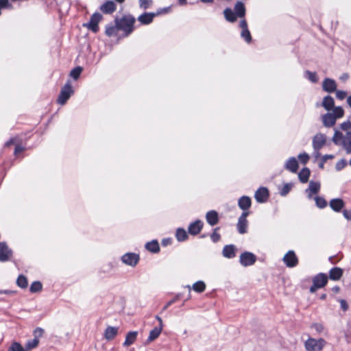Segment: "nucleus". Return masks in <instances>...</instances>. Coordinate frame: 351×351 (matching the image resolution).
I'll use <instances>...</instances> for the list:
<instances>
[{
    "label": "nucleus",
    "mask_w": 351,
    "mask_h": 351,
    "mask_svg": "<svg viewBox=\"0 0 351 351\" xmlns=\"http://www.w3.org/2000/svg\"><path fill=\"white\" fill-rule=\"evenodd\" d=\"M313 327L318 332H321L324 330V327L321 324H315Z\"/></svg>",
    "instance_id": "nucleus-59"
},
{
    "label": "nucleus",
    "mask_w": 351,
    "mask_h": 351,
    "mask_svg": "<svg viewBox=\"0 0 351 351\" xmlns=\"http://www.w3.org/2000/svg\"><path fill=\"white\" fill-rule=\"evenodd\" d=\"M39 343V339L38 337H34L33 339L29 340L25 345L24 350L25 351H29L38 346Z\"/></svg>",
    "instance_id": "nucleus-35"
},
{
    "label": "nucleus",
    "mask_w": 351,
    "mask_h": 351,
    "mask_svg": "<svg viewBox=\"0 0 351 351\" xmlns=\"http://www.w3.org/2000/svg\"><path fill=\"white\" fill-rule=\"evenodd\" d=\"M343 270L340 267H333L329 271V278L332 280H339L343 276Z\"/></svg>",
    "instance_id": "nucleus-27"
},
{
    "label": "nucleus",
    "mask_w": 351,
    "mask_h": 351,
    "mask_svg": "<svg viewBox=\"0 0 351 351\" xmlns=\"http://www.w3.org/2000/svg\"><path fill=\"white\" fill-rule=\"evenodd\" d=\"M82 71V68L80 66H77L74 68L70 73V76L72 77L74 80H77Z\"/></svg>",
    "instance_id": "nucleus-45"
},
{
    "label": "nucleus",
    "mask_w": 351,
    "mask_h": 351,
    "mask_svg": "<svg viewBox=\"0 0 351 351\" xmlns=\"http://www.w3.org/2000/svg\"><path fill=\"white\" fill-rule=\"evenodd\" d=\"M102 18L103 17L101 14L95 12L90 16L89 22L86 24H84V25L93 33H97L99 31L98 23L102 19Z\"/></svg>",
    "instance_id": "nucleus-5"
},
{
    "label": "nucleus",
    "mask_w": 351,
    "mask_h": 351,
    "mask_svg": "<svg viewBox=\"0 0 351 351\" xmlns=\"http://www.w3.org/2000/svg\"><path fill=\"white\" fill-rule=\"evenodd\" d=\"M334 158V156L332 154H326L322 157L323 162H326L328 160Z\"/></svg>",
    "instance_id": "nucleus-60"
},
{
    "label": "nucleus",
    "mask_w": 351,
    "mask_h": 351,
    "mask_svg": "<svg viewBox=\"0 0 351 351\" xmlns=\"http://www.w3.org/2000/svg\"><path fill=\"white\" fill-rule=\"evenodd\" d=\"M316 206L319 208H324L327 206L326 199L322 197L317 196L315 197Z\"/></svg>",
    "instance_id": "nucleus-44"
},
{
    "label": "nucleus",
    "mask_w": 351,
    "mask_h": 351,
    "mask_svg": "<svg viewBox=\"0 0 351 351\" xmlns=\"http://www.w3.org/2000/svg\"><path fill=\"white\" fill-rule=\"evenodd\" d=\"M178 300V296L175 297L174 298H173L172 300H171L166 304V305L164 306L163 309L164 310L167 309V308H169L171 304L175 303Z\"/></svg>",
    "instance_id": "nucleus-56"
},
{
    "label": "nucleus",
    "mask_w": 351,
    "mask_h": 351,
    "mask_svg": "<svg viewBox=\"0 0 351 351\" xmlns=\"http://www.w3.org/2000/svg\"><path fill=\"white\" fill-rule=\"evenodd\" d=\"M252 200L248 196H242L239 199L238 206L243 210V212H247V210L251 207Z\"/></svg>",
    "instance_id": "nucleus-19"
},
{
    "label": "nucleus",
    "mask_w": 351,
    "mask_h": 351,
    "mask_svg": "<svg viewBox=\"0 0 351 351\" xmlns=\"http://www.w3.org/2000/svg\"><path fill=\"white\" fill-rule=\"evenodd\" d=\"M328 279L326 274L319 273L315 275L312 279L313 285L309 289L310 292L315 293L317 289L325 287L328 283Z\"/></svg>",
    "instance_id": "nucleus-2"
},
{
    "label": "nucleus",
    "mask_w": 351,
    "mask_h": 351,
    "mask_svg": "<svg viewBox=\"0 0 351 351\" xmlns=\"http://www.w3.org/2000/svg\"><path fill=\"white\" fill-rule=\"evenodd\" d=\"M240 27L242 29L241 36L247 43H250L252 41V36L248 29L247 21L243 19L241 21Z\"/></svg>",
    "instance_id": "nucleus-15"
},
{
    "label": "nucleus",
    "mask_w": 351,
    "mask_h": 351,
    "mask_svg": "<svg viewBox=\"0 0 351 351\" xmlns=\"http://www.w3.org/2000/svg\"><path fill=\"white\" fill-rule=\"evenodd\" d=\"M203 225L204 223L201 220L197 219L195 221L189 225L188 228L189 233L191 235H197L201 232Z\"/></svg>",
    "instance_id": "nucleus-16"
},
{
    "label": "nucleus",
    "mask_w": 351,
    "mask_h": 351,
    "mask_svg": "<svg viewBox=\"0 0 351 351\" xmlns=\"http://www.w3.org/2000/svg\"><path fill=\"white\" fill-rule=\"evenodd\" d=\"M73 93V90L70 81H68L62 88L58 98V103L64 105Z\"/></svg>",
    "instance_id": "nucleus-4"
},
{
    "label": "nucleus",
    "mask_w": 351,
    "mask_h": 351,
    "mask_svg": "<svg viewBox=\"0 0 351 351\" xmlns=\"http://www.w3.org/2000/svg\"><path fill=\"white\" fill-rule=\"evenodd\" d=\"M158 14H159V12H158V13L145 12V13L141 14L138 17L137 20L142 25H149L153 21L154 18L156 16H157Z\"/></svg>",
    "instance_id": "nucleus-14"
},
{
    "label": "nucleus",
    "mask_w": 351,
    "mask_h": 351,
    "mask_svg": "<svg viewBox=\"0 0 351 351\" xmlns=\"http://www.w3.org/2000/svg\"><path fill=\"white\" fill-rule=\"evenodd\" d=\"M121 261L126 265L135 266L139 261V256L135 253H126L121 257Z\"/></svg>",
    "instance_id": "nucleus-12"
},
{
    "label": "nucleus",
    "mask_w": 351,
    "mask_h": 351,
    "mask_svg": "<svg viewBox=\"0 0 351 351\" xmlns=\"http://www.w3.org/2000/svg\"><path fill=\"white\" fill-rule=\"evenodd\" d=\"M135 18L128 14H125L121 18L117 17L114 23L118 25L120 30L124 32L125 36H128L134 29Z\"/></svg>",
    "instance_id": "nucleus-1"
},
{
    "label": "nucleus",
    "mask_w": 351,
    "mask_h": 351,
    "mask_svg": "<svg viewBox=\"0 0 351 351\" xmlns=\"http://www.w3.org/2000/svg\"><path fill=\"white\" fill-rule=\"evenodd\" d=\"M206 219L208 224L213 226L219 222L218 213L215 210H210L206 215Z\"/></svg>",
    "instance_id": "nucleus-23"
},
{
    "label": "nucleus",
    "mask_w": 351,
    "mask_h": 351,
    "mask_svg": "<svg viewBox=\"0 0 351 351\" xmlns=\"http://www.w3.org/2000/svg\"><path fill=\"white\" fill-rule=\"evenodd\" d=\"M332 112H330L333 114V117H335V119L341 118L344 115V110L341 106L334 107L332 109Z\"/></svg>",
    "instance_id": "nucleus-40"
},
{
    "label": "nucleus",
    "mask_w": 351,
    "mask_h": 351,
    "mask_svg": "<svg viewBox=\"0 0 351 351\" xmlns=\"http://www.w3.org/2000/svg\"><path fill=\"white\" fill-rule=\"evenodd\" d=\"M14 143V138H11L8 141H7L5 144V145L6 147H8L10 146V145L13 144Z\"/></svg>",
    "instance_id": "nucleus-63"
},
{
    "label": "nucleus",
    "mask_w": 351,
    "mask_h": 351,
    "mask_svg": "<svg viewBox=\"0 0 351 351\" xmlns=\"http://www.w3.org/2000/svg\"><path fill=\"white\" fill-rule=\"evenodd\" d=\"M348 165V162L346 161V159L343 158V159H341L340 160H339L336 165H335V169L337 171H341L343 169H344Z\"/></svg>",
    "instance_id": "nucleus-47"
},
{
    "label": "nucleus",
    "mask_w": 351,
    "mask_h": 351,
    "mask_svg": "<svg viewBox=\"0 0 351 351\" xmlns=\"http://www.w3.org/2000/svg\"><path fill=\"white\" fill-rule=\"evenodd\" d=\"M326 344V341L324 339H316L309 337L304 342V347L306 351H321Z\"/></svg>",
    "instance_id": "nucleus-3"
},
{
    "label": "nucleus",
    "mask_w": 351,
    "mask_h": 351,
    "mask_svg": "<svg viewBox=\"0 0 351 351\" xmlns=\"http://www.w3.org/2000/svg\"><path fill=\"white\" fill-rule=\"evenodd\" d=\"M256 261V256L252 252H245L240 256V263L244 267L254 265Z\"/></svg>",
    "instance_id": "nucleus-8"
},
{
    "label": "nucleus",
    "mask_w": 351,
    "mask_h": 351,
    "mask_svg": "<svg viewBox=\"0 0 351 351\" xmlns=\"http://www.w3.org/2000/svg\"><path fill=\"white\" fill-rule=\"evenodd\" d=\"M344 136L341 132L335 130L332 141L335 145H340L344 139Z\"/></svg>",
    "instance_id": "nucleus-38"
},
{
    "label": "nucleus",
    "mask_w": 351,
    "mask_h": 351,
    "mask_svg": "<svg viewBox=\"0 0 351 351\" xmlns=\"http://www.w3.org/2000/svg\"><path fill=\"white\" fill-rule=\"evenodd\" d=\"M16 284L19 287L22 289L27 288L28 285L27 278L23 275H19L16 280Z\"/></svg>",
    "instance_id": "nucleus-41"
},
{
    "label": "nucleus",
    "mask_w": 351,
    "mask_h": 351,
    "mask_svg": "<svg viewBox=\"0 0 351 351\" xmlns=\"http://www.w3.org/2000/svg\"><path fill=\"white\" fill-rule=\"evenodd\" d=\"M291 184H289V183H287L285 184L283 187L282 188V189L280 190V195L282 196H285L287 195L289 191H291Z\"/></svg>",
    "instance_id": "nucleus-49"
},
{
    "label": "nucleus",
    "mask_w": 351,
    "mask_h": 351,
    "mask_svg": "<svg viewBox=\"0 0 351 351\" xmlns=\"http://www.w3.org/2000/svg\"><path fill=\"white\" fill-rule=\"evenodd\" d=\"M224 16L226 19L229 22H234L237 20V17H238L236 14L230 9L226 8L223 11Z\"/></svg>",
    "instance_id": "nucleus-36"
},
{
    "label": "nucleus",
    "mask_w": 351,
    "mask_h": 351,
    "mask_svg": "<svg viewBox=\"0 0 351 351\" xmlns=\"http://www.w3.org/2000/svg\"><path fill=\"white\" fill-rule=\"evenodd\" d=\"M156 319L158 321L159 325H158V326L154 327L150 331L149 337L147 339V341L148 342H152V341H154L155 339H156L159 337V335H160V333L162 330L163 324H162V320L161 317H160L159 316L157 315L156 317Z\"/></svg>",
    "instance_id": "nucleus-9"
},
{
    "label": "nucleus",
    "mask_w": 351,
    "mask_h": 351,
    "mask_svg": "<svg viewBox=\"0 0 351 351\" xmlns=\"http://www.w3.org/2000/svg\"><path fill=\"white\" fill-rule=\"evenodd\" d=\"M282 261L288 267H294L298 264V258L293 250H289L283 257Z\"/></svg>",
    "instance_id": "nucleus-7"
},
{
    "label": "nucleus",
    "mask_w": 351,
    "mask_h": 351,
    "mask_svg": "<svg viewBox=\"0 0 351 351\" xmlns=\"http://www.w3.org/2000/svg\"><path fill=\"white\" fill-rule=\"evenodd\" d=\"M322 88L327 93H333L337 89L335 81L330 78H326L322 83Z\"/></svg>",
    "instance_id": "nucleus-18"
},
{
    "label": "nucleus",
    "mask_w": 351,
    "mask_h": 351,
    "mask_svg": "<svg viewBox=\"0 0 351 351\" xmlns=\"http://www.w3.org/2000/svg\"><path fill=\"white\" fill-rule=\"evenodd\" d=\"M343 215L346 219L351 221V210H344L343 211Z\"/></svg>",
    "instance_id": "nucleus-58"
},
{
    "label": "nucleus",
    "mask_w": 351,
    "mask_h": 351,
    "mask_svg": "<svg viewBox=\"0 0 351 351\" xmlns=\"http://www.w3.org/2000/svg\"><path fill=\"white\" fill-rule=\"evenodd\" d=\"M43 285L39 281H34L32 283L29 291L31 293H36L39 292L42 290Z\"/></svg>",
    "instance_id": "nucleus-42"
},
{
    "label": "nucleus",
    "mask_w": 351,
    "mask_h": 351,
    "mask_svg": "<svg viewBox=\"0 0 351 351\" xmlns=\"http://www.w3.org/2000/svg\"><path fill=\"white\" fill-rule=\"evenodd\" d=\"M322 120L325 127L330 128L335 125L336 123L335 117L330 112H328L322 116Z\"/></svg>",
    "instance_id": "nucleus-21"
},
{
    "label": "nucleus",
    "mask_w": 351,
    "mask_h": 351,
    "mask_svg": "<svg viewBox=\"0 0 351 351\" xmlns=\"http://www.w3.org/2000/svg\"><path fill=\"white\" fill-rule=\"evenodd\" d=\"M298 158L300 159L301 163L306 165L309 160V156L306 153H303L299 154Z\"/></svg>",
    "instance_id": "nucleus-50"
},
{
    "label": "nucleus",
    "mask_w": 351,
    "mask_h": 351,
    "mask_svg": "<svg viewBox=\"0 0 351 351\" xmlns=\"http://www.w3.org/2000/svg\"><path fill=\"white\" fill-rule=\"evenodd\" d=\"M234 13L236 15L239 17L242 18L245 16V8L244 4L241 2L238 1L234 6Z\"/></svg>",
    "instance_id": "nucleus-31"
},
{
    "label": "nucleus",
    "mask_w": 351,
    "mask_h": 351,
    "mask_svg": "<svg viewBox=\"0 0 351 351\" xmlns=\"http://www.w3.org/2000/svg\"><path fill=\"white\" fill-rule=\"evenodd\" d=\"M119 331L118 327L108 326L104 331V338L108 341H111L115 338Z\"/></svg>",
    "instance_id": "nucleus-20"
},
{
    "label": "nucleus",
    "mask_w": 351,
    "mask_h": 351,
    "mask_svg": "<svg viewBox=\"0 0 351 351\" xmlns=\"http://www.w3.org/2000/svg\"><path fill=\"white\" fill-rule=\"evenodd\" d=\"M120 30L118 27V25L115 23V25L109 24L106 27L105 33L106 36L111 37L113 36H117L118 31Z\"/></svg>",
    "instance_id": "nucleus-32"
},
{
    "label": "nucleus",
    "mask_w": 351,
    "mask_h": 351,
    "mask_svg": "<svg viewBox=\"0 0 351 351\" xmlns=\"http://www.w3.org/2000/svg\"><path fill=\"white\" fill-rule=\"evenodd\" d=\"M145 248L153 253H158L160 251L159 244L156 240L147 242L145 245Z\"/></svg>",
    "instance_id": "nucleus-33"
},
{
    "label": "nucleus",
    "mask_w": 351,
    "mask_h": 351,
    "mask_svg": "<svg viewBox=\"0 0 351 351\" xmlns=\"http://www.w3.org/2000/svg\"><path fill=\"white\" fill-rule=\"evenodd\" d=\"M320 190V184L319 182L311 181L309 182V186L307 189H306V193H308V196L309 198L312 197L313 194H317Z\"/></svg>",
    "instance_id": "nucleus-25"
},
{
    "label": "nucleus",
    "mask_w": 351,
    "mask_h": 351,
    "mask_svg": "<svg viewBox=\"0 0 351 351\" xmlns=\"http://www.w3.org/2000/svg\"><path fill=\"white\" fill-rule=\"evenodd\" d=\"M340 145L343 147L347 154H351V131L346 132Z\"/></svg>",
    "instance_id": "nucleus-22"
},
{
    "label": "nucleus",
    "mask_w": 351,
    "mask_h": 351,
    "mask_svg": "<svg viewBox=\"0 0 351 351\" xmlns=\"http://www.w3.org/2000/svg\"><path fill=\"white\" fill-rule=\"evenodd\" d=\"M8 351H25L24 348L18 342H13Z\"/></svg>",
    "instance_id": "nucleus-46"
},
{
    "label": "nucleus",
    "mask_w": 351,
    "mask_h": 351,
    "mask_svg": "<svg viewBox=\"0 0 351 351\" xmlns=\"http://www.w3.org/2000/svg\"><path fill=\"white\" fill-rule=\"evenodd\" d=\"M12 255V251L5 242H0V261H8Z\"/></svg>",
    "instance_id": "nucleus-11"
},
{
    "label": "nucleus",
    "mask_w": 351,
    "mask_h": 351,
    "mask_svg": "<svg viewBox=\"0 0 351 351\" xmlns=\"http://www.w3.org/2000/svg\"><path fill=\"white\" fill-rule=\"evenodd\" d=\"M311 171L308 168H303L298 173V177L302 183H306L308 180Z\"/></svg>",
    "instance_id": "nucleus-34"
},
{
    "label": "nucleus",
    "mask_w": 351,
    "mask_h": 351,
    "mask_svg": "<svg viewBox=\"0 0 351 351\" xmlns=\"http://www.w3.org/2000/svg\"><path fill=\"white\" fill-rule=\"evenodd\" d=\"M269 197V191L266 187H260L256 192L254 197L257 202L264 203Z\"/></svg>",
    "instance_id": "nucleus-13"
},
{
    "label": "nucleus",
    "mask_w": 351,
    "mask_h": 351,
    "mask_svg": "<svg viewBox=\"0 0 351 351\" xmlns=\"http://www.w3.org/2000/svg\"><path fill=\"white\" fill-rule=\"evenodd\" d=\"M340 128L341 130L346 131V130H349L350 128H351V122H350V121L343 122L341 124Z\"/></svg>",
    "instance_id": "nucleus-54"
},
{
    "label": "nucleus",
    "mask_w": 351,
    "mask_h": 351,
    "mask_svg": "<svg viewBox=\"0 0 351 351\" xmlns=\"http://www.w3.org/2000/svg\"><path fill=\"white\" fill-rule=\"evenodd\" d=\"M249 214V212H243L239 218L237 228L238 232L241 234H245L247 232L248 221L247 220V217Z\"/></svg>",
    "instance_id": "nucleus-6"
},
{
    "label": "nucleus",
    "mask_w": 351,
    "mask_h": 351,
    "mask_svg": "<svg viewBox=\"0 0 351 351\" xmlns=\"http://www.w3.org/2000/svg\"><path fill=\"white\" fill-rule=\"evenodd\" d=\"M176 237L178 241H184L189 237L184 228H179L176 230Z\"/></svg>",
    "instance_id": "nucleus-37"
},
{
    "label": "nucleus",
    "mask_w": 351,
    "mask_h": 351,
    "mask_svg": "<svg viewBox=\"0 0 351 351\" xmlns=\"http://www.w3.org/2000/svg\"><path fill=\"white\" fill-rule=\"evenodd\" d=\"M285 168L291 172L295 173L298 169V163L294 157H291L285 165Z\"/></svg>",
    "instance_id": "nucleus-24"
},
{
    "label": "nucleus",
    "mask_w": 351,
    "mask_h": 351,
    "mask_svg": "<svg viewBox=\"0 0 351 351\" xmlns=\"http://www.w3.org/2000/svg\"><path fill=\"white\" fill-rule=\"evenodd\" d=\"M171 243V241L170 239H165L162 241V245L163 246H167L168 245H170Z\"/></svg>",
    "instance_id": "nucleus-61"
},
{
    "label": "nucleus",
    "mask_w": 351,
    "mask_h": 351,
    "mask_svg": "<svg viewBox=\"0 0 351 351\" xmlns=\"http://www.w3.org/2000/svg\"><path fill=\"white\" fill-rule=\"evenodd\" d=\"M43 332H44L43 329H42L41 328H36L34 330V337H38V339L40 337H41L43 335Z\"/></svg>",
    "instance_id": "nucleus-53"
},
{
    "label": "nucleus",
    "mask_w": 351,
    "mask_h": 351,
    "mask_svg": "<svg viewBox=\"0 0 351 351\" xmlns=\"http://www.w3.org/2000/svg\"><path fill=\"white\" fill-rule=\"evenodd\" d=\"M341 308L343 311H346L348 309V304L345 300H339Z\"/></svg>",
    "instance_id": "nucleus-55"
},
{
    "label": "nucleus",
    "mask_w": 351,
    "mask_h": 351,
    "mask_svg": "<svg viewBox=\"0 0 351 351\" xmlns=\"http://www.w3.org/2000/svg\"><path fill=\"white\" fill-rule=\"evenodd\" d=\"M235 251L236 247L234 245H227L224 246L222 251V254L226 258H232L236 255Z\"/></svg>",
    "instance_id": "nucleus-26"
},
{
    "label": "nucleus",
    "mask_w": 351,
    "mask_h": 351,
    "mask_svg": "<svg viewBox=\"0 0 351 351\" xmlns=\"http://www.w3.org/2000/svg\"><path fill=\"white\" fill-rule=\"evenodd\" d=\"M219 228H215L212 234L210 235V238L214 243H217L220 240L221 236L219 233L217 232V230Z\"/></svg>",
    "instance_id": "nucleus-51"
},
{
    "label": "nucleus",
    "mask_w": 351,
    "mask_h": 351,
    "mask_svg": "<svg viewBox=\"0 0 351 351\" xmlns=\"http://www.w3.org/2000/svg\"><path fill=\"white\" fill-rule=\"evenodd\" d=\"M326 144V136L322 133L316 134L312 141L313 149H321Z\"/></svg>",
    "instance_id": "nucleus-10"
},
{
    "label": "nucleus",
    "mask_w": 351,
    "mask_h": 351,
    "mask_svg": "<svg viewBox=\"0 0 351 351\" xmlns=\"http://www.w3.org/2000/svg\"><path fill=\"white\" fill-rule=\"evenodd\" d=\"M347 104L351 108V95L347 98Z\"/></svg>",
    "instance_id": "nucleus-64"
},
{
    "label": "nucleus",
    "mask_w": 351,
    "mask_h": 351,
    "mask_svg": "<svg viewBox=\"0 0 351 351\" xmlns=\"http://www.w3.org/2000/svg\"><path fill=\"white\" fill-rule=\"evenodd\" d=\"M152 4V0H139V6L143 10L149 8Z\"/></svg>",
    "instance_id": "nucleus-48"
},
{
    "label": "nucleus",
    "mask_w": 351,
    "mask_h": 351,
    "mask_svg": "<svg viewBox=\"0 0 351 351\" xmlns=\"http://www.w3.org/2000/svg\"><path fill=\"white\" fill-rule=\"evenodd\" d=\"M304 77L313 83H315L318 81L317 74L315 72L306 71L304 73Z\"/></svg>",
    "instance_id": "nucleus-43"
},
{
    "label": "nucleus",
    "mask_w": 351,
    "mask_h": 351,
    "mask_svg": "<svg viewBox=\"0 0 351 351\" xmlns=\"http://www.w3.org/2000/svg\"><path fill=\"white\" fill-rule=\"evenodd\" d=\"M330 208L335 212H339L344 206L343 201L340 198L332 199L330 202Z\"/></svg>",
    "instance_id": "nucleus-28"
},
{
    "label": "nucleus",
    "mask_w": 351,
    "mask_h": 351,
    "mask_svg": "<svg viewBox=\"0 0 351 351\" xmlns=\"http://www.w3.org/2000/svg\"><path fill=\"white\" fill-rule=\"evenodd\" d=\"M322 106L328 111L332 110L335 107L334 99L330 95L324 97Z\"/></svg>",
    "instance_id": "nucleus-30"
},
{
    "label": "nucleus",
    "mask_w": 351,
    "mask_h": 351,
    "mask_svg": "<svg viewBox=\"0 0 351 351\" xmlns=\"http://www.w3.org/2000/svg\"><path fill=\"white\" fill-rule=\"evenodd\" d=\"M138 335V332L136 331H130L127 333L125 337V340L123 343L124 346H130L133 344L134 341L136 340Z\"/></svg>",
    "instance_id": "nucleus-29"
},
{
    "label": "nucleus",
    "mask_w": 351,
    "mask_h": 351,
    "mask_svg": "<svg viewBox=\"0 0 351 351\" xmlns=\"http://www.w3.org/2000/svg\"><path fill=\"white\" fill-rule=\"evenodd\" d=\"M335 91H336V97H337V98L340 99V100H343L347 96V93L346 91L339 90H335Z\"/></svg>",
    "instance_id": "nucleus-52"
},
{
    "label": "nucleus",
    "mask_w": 351,
    "mask_h": 351,
    "mask_svg": "<svg viewBox=\"0 0 351 351\" xmlns=\"http://www.w3.org/2000/svg\"><path fill=\"white\" fill-rule=\"evenodd\" d=\"M25 150V147L20 145H16L14 149V154L17 155L18 154L23 152Z\"/></svg>",
    "instance_id": "nucleus-57"
},
{
    "label": "nucleus",
    "mask_w": 351,
    "mask_h": 351,
    "mask_svg": "<svg viewBox=\"0 0 351 351\" xmlns=\"http://www.w3.org/2000/svg\"><path fill=\"white\" fill-rule=\"evenodd\" d=\"M117 9V5L112 1H107L104 4H102L99 10L106 14H110L113 13Z\"/></svg>",
    "instance_id": "nucleus-17"
},
{
    "label": "nucleus",
    "mask_w": 351,
    "mask_h": 351,
    "mask_svg": "<svg viewBox=\"0 0 351 351\" xmlns=\"http://www.w3.org/2000/svg\"><path fill=\"white\" fill-rule=\"evenodd\" d=\"M192 288L197 293H202L206 289V284L199 280L194 283Z\"/></svg>",
    "instance_id": "nucleus-39"
},
{
    "label": "nucleus",
    "mask_w": 351,
    "mask_h": 351,
    "mask_svg": "<svg viewBox=\"0 0 351 351\" xmlns=\"http://www.w3.org/2000/svg\"><path fill=\"white\" fill-rule=\"evenodd\" d=\"M320 156V149H313V156L315 158H318Z\"/></svg>",
    "instance_id": "nucleus-62"
}]
</instances>
